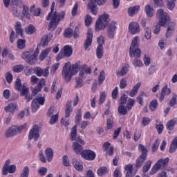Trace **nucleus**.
Masks as SVG:
<instances>
[{"instance_id": "1", "label": "nucleus", "mask_w": 177, "mask_h": 177, "mask_svg": "<svg viewBox=\"0 0 177 177\" xmlns=\"http://www.w3.org/2000/svg\"><path fill=\"white\" fill-rule=\"evenodd\" d=\"M85 145L84 140L77 137L76 142H73L72 147L76 154H81L82 157L87 161H93L96 158V153L91 149L84 150L82 146ZM83 150V151H82Z\"/></svg>"}, {"instance_id": "2", "label": "nucleus", "mask_w": 177, "mask_h": 177, "mask_svg": "<svg viewBox=\"0 0 177 177\" xmlns=\"http://www.w3.org/2000/svg\"><path fill=\"white\" fill-rule=\"evenodd\" d=\"M55 2L53 1L51 4L50 12L48 13L46 20L50 21L49 26L48 28V30L50 31L52 30H56L57 28V26H59V23H60L61 20L64 19V16H66V12L64 11H62L58 13L57 11H55Z\"/></svg>"}, {"instance_id": "3", "label": "nucleus", "mask_w": 177, "mask_h": 177, "mask_svg": "<svg viewBox=\"0 0 177 177\" xmlns=\"http://www.w3.org/2000/svg\"><path fill=\"white\" fill-rule=\"evenodd\" d=\"M130 57H135L133 60V66L134 67H143V62L142 60L138 59L142 56V50L139 48V37L136 36L131 44L129 48Z\"/></svg>"}, {"instance_id": "4", "label": "nucleus", "mask_w": 177, "mask_h": 177, "mask_svg": "<svg viewBox=\"0 0 177 177\" xmlns=\"http://www.w3.org/2000/svg\"><path fill=\"white\" fill-rule=\"evenodd\" d=\"M80 66H81V63L80 62L72 65L70 62L65 63L62 73L64 80L67 82H70L71 81V78H73V75H75V74L78 73Z\"/></svg>"}, {"instance_id": "5", "label": "nucleus", "mask_w": 177, "mask_h": 177, "mask_svg": "<svg viewBox=\"0 0 177 177\" xmlns=\"http://www.w3.org/2000/svg\"><path fill=\"white\" fill-rule=\"evenodd\" d=\"M158 19H159V22L158 25H156L155 29L153 30V34H158L160 32V27H164L165 24L169 20V16L168 13L164 12V10L160 9L156 13Z\"/></svg>"}, {"instance_id": "6", "label": "nucleus", "mask_w": 177, "mask_h": 177, "mask_svg": "<svg viewBox=\"0 0 177 177\" xmlns=\"http://www.w3.org/2000/svg\"><path fill=\"white\" fill-rule=\"evenodd\" d=\"M38 55H39V48L37 47L33 54H31L30 51L24 52L21 54V59L28 63V64H30V66H34L38 60L37 57H38Z\"/></svg>"}, {"instance_id": "7", "label": "nucleus", "mask_w": 177, "mask_h": 177, "mask_svg": "<svg viewBox=\"0 0 177 177\" xmlns=\"http://www.w3.org/2000/svg\"><path fill=\"white\" fill-rule=\"evenodd\" d=\"M138 150L141 154L138 156L136 161V168H141L145 161L147 160V153L149 151H147V149H146V147L142 144L138 145Z\"/></svg>"}, {"instance_id": "8", "label": "nucleus", "mask_w": 177, "mask_h": 177, "mask_svg": "<svg viewBox=\"0 0 177 177\" xmlns=\"http://www.w3.org/2000/svg\"><path fill=\"white\" fill-rule=\"evenodd\" d=\"M106 2H107V0H90L87 4V9L90 10L93 16H96V15H97V5L102 6V5H104Z\"/></svg>"}, {"instance_id": "9", "label": "nucleus", "mask_w": 177, "mask_h": 177, "mask_svg": "<svg viewBox=\"0 0 177 177\" xmlns=\"http://www.w3.org/2000/svg\"><path fill=\"white\" fill-rule=\"evenodd\" d=\"M109 15L104 14L99 17L95 24V31H100L104 30L109 24Z\"/></svg>"}, {"instance_id": "10", "label": "nucleus", "mask_w": 177, "mask_h": 177, "mask_svg": "<svg viewBox=\"0 0 177 177\" xmlns=\"http://www.w3.org/2000/svg\"><path fill=\"white\" fill-rule=\"evenodd\" d=\"M27 129V123L24 124L18 127L16 126H12L10 127L6 132V137L12 138V136H15V135H17V132L20 133L23 132V131H26Z\"/></svg>"}, {"instance_id": "11", "label": "nucleus", "mask_w": 177, "mask_h": 177, "mask_svg": "<svg viewBox=\"0 0 177 177\" xmlns=\"http://www.w3.org/2000/svg\"><path fill=\"white\" fill-rule=\"evenodd\" d=\"M73 55V48L71 46L66 45L64 47V49L61 50L59 53L56 61L59 62V60H62V59H64V57H70Z\"/></svg>"}, {"instance_id": "12", "label": "nucleus", "mask_w": 177, "mask_h": 177, "mask_svg": "<svg viewBox=\"0 0 177 177\" xmlns=\"http://www.w3.org/2000/svg\"><path fill=\"white\" fill-rule=\"evenodd\" d=\"M45 104V97H39L32 100L31 107L32 113H35L39 109V104L44 106Z\"/></svg>"}, {"instance_id": "13", "label": "nucleus", "mask_w": 177, "mask_h": 177, "mask_svg": "<svg viewBox=\"0 0 177 177\" xmlns=\"http://www.w3.org/2000/svg\"><path fill=\"white\" fill-rule=\"evenodd\" d=\"M117 30V22L115 21H112L108 26L107 34L109 38H114L115 35V31Z\"/></svg>"}, {"instance_id": "14", "label": "nucleus", "mask_w": 177, "mask_h": 177, "mask_svg": "<svg viewBox=\"0 0 177 177\" xmlns=\"http://www.w3.org/2000/svg\"><path fill=\"white\" fill-rule=\"evenodd\" d=\"M29 140L34 139L35 142H37L39 138V130H38V126H34L29 132L28 135Z\"/></svg>"}, {"instance_id": "15", "label": "nucleus", "mask_w": 177, "mask_h": 177, "mask_svg": "<svg viewBox=\"0 0 177 177\" xmlns=\"http://www.w3.org/2000/svg\"><path fill=\"white\" fill-rule=\"evenodd\" d=\"M17 110H19V105L16 102H10L4 107V111L10 114H15Z\"/></svg>"}, {"instance_id": "16", "label": "nucleus", "mask_w": 177, "mask_h": 177, "mask_svg": "<svg viewBox=\"0 0 177 177\" xmlns=\"http://www.w3.org/2000/svg\"><path fill=\"white\" fill-rule=\"evenodd\" d=\"M35 74L37 75V77H48L49 69H48V68L42 69L41 67L37 66L35 68Z\"/></svg>"}, {"instance_id": "17", "label": "nucleus", "mask_w": 177, "mask_h": 177, "mask_svg": "<svg viewBox=\"0 0 177 177\" xmlns=\"http://www.w3.org/2000/svg\"><path fill=\"white\" fill-rule=\"evenodd\" d=\"M129 30L130 31L131 34L135 35V34H138V32L140 31V26L138 22H131L129 26Z\"/></svg>"}, {"instance_id": "18", "label": "nucleus", "mask_w": 177, "mask_h": 177, "mask_svg": "<svg viewBox=\"0 0 177 177\" xmlns=\"http://www.w3.org/2000/svg\"><path fill=\"white\" fill-rule=\"evenodd\" d=\"M171 95V88H168V85H165L162 87L161 93L159 94V102H162L165 96H169Z\"/></svg>"}, {"instance_id": "19", "label": "nucleus", "mask_w": 177, "mask_h": 177, "mask_svg": "<svg viewBox=\"0 0 177 177\" xmlns=\"http://www.w3.org/2000/svg\"><path fill=\"white\" fill-rule=\"evenodd\" d=\"M93 38V32L92 31V29L89 28L88 29L86 39L84 44V46L85 49H88V47L92 45Z\"/></svg>"}, {"instance_id": "20", "label": "nucleus", "mask_w": 177, "mask_h": 177, "mask_svg": "<svg viewBox=\"0 0 177 177\" xmlns=\"http://www.w3.org/2000/svg\"><path fill=\"white\" fill-rule=\"evenodd\" d=\"M46 84V80H45V79L44 78L41 79L37 86H35V89L32 91V95H33V96H35V95H37L38 92H41V91H42V88L45 86Z\"/></svg>"}, {"instance_id": "21", "label": "nucleus", "mask_w": 177, "mask_h": 177, "mask_svg": "<svg viewBox=\"0 0 177 177\" xmlns=\"http://www.w3.org/2000/svg\"><path fill=\"white\" fill-rule=\"evenodd\" d=\"M72 165L77 172H82L84 171V165L77 159L72 160Z\"/></svg>"}, {"instance_id": "22", "label": "nucleus", "mask_w": 177, "mask_h": 177, "mask_svg": "<svg viewBox=\"0 0 177 177\" xmlns=\"http://www.w3.org/2000/svg\"><path fill=\"white\" fill-rule=\"evenodd\" d=\"M124 171H126L125 177H134L136 173L133 172V165L128 164L124 167Z\"/></svg>"}, {"instance_id": "23", "label": "nucleus", "mask_w": 177, "mask_h": 177, "mask_svg": "<svg viewBox=\"0 0 177 177\" xmlns=\"http://www.w3.org/2000/svg\"><path fill=\"white\" fill-rule=\"evenodd\" d=\"M16 172V165H11L8 167H4V169H2V175L6 176L8 174H15Z\"/></svg>"}, {"instance_id": "24", "label": "nucleus", "mask_w": 177, "mask_h": 177, "mask_svg": "<svg viewBox=\"0 0 177 177\" xmlns=\"http://www.w3.org/2000/svg\"><path fill=\"white\" fill-rule=\"evenodd\" d=\"M140 86H142V83L138 82L137 83L133 88L130 91L129 95L131 97H134V96H136L138 95V92H139V89L140 88Z\"/></svg>"}, {"instance_id": "25", "label": "nucleus", "mask_w": 177, "mask_h": 177, "mask_svg": "<svg viewBox=\"0 0 177 177\" xmlns=\"http://www.w3.org/2000/svg\"><path fill=\"white\" fill-rule=\"evenodd\" d=\"M71 103H73V101H71V100H69L66 104V110H65L66 118H68V117H70V115H71V113H73V108L71 106Z\"/></svg>"}, {"instance_id": "26", "label": "nucleus", "mask_w": 177, "mask_h": 177, "mask_svg": "<svg viewBox=\"0 0 177 177\" xmlns=\"http://www.w3.org/2000/svg\"><path fill=\"white\" fill-rule=\"evenodd\" d=\"M129 68V64H125L122 68V70L118 71H116V75H118V77H124V75H126L127 73H128V71Z\"/></svg>"}, {"instance_id": "27", "label": "nucleus", "mask_w": 177, "mask_h": 177, "mask_svg": "<svg viewBox=\"0 0 177 177\" xmlns=\"http://www.w3.org/2000/svg\"><path fill=\"white\" fill-rule=\"evenodd\" d=\"M45 156L47 161L50 162V161L53 160V149H52V148H46L45 150Z\"/></svg>"}, {"instance_id": "28", "label": "nucleus", "mask_w": 177, "mask_h": 177, "mask_svg": "<svg viewBox=\"0 0 177 177\" xmlns=\"http://www.w3.org/2000/svg\"><path fill=\"white\" fill-rule=\"evenodd\" d=\"M50 50H52V48L49 47L47 48L45 50L42 51L39 55V60L40 62H44V60L46 59L48 55H49V52H50Z\"/></svg>"}, {"instance_id": "29", "label": "nucleus", "mask_w": 177, "mask_h": 177, "mask_svg": "<svg viewBox=\"0 0 177 177\" xmlns=\"http://www.w3.org/2000/svg\"><path fill=\"white\" fill-rule=\"evenodd\" d=\"M51 40H52L51 37H49L48 35H45L41 37L40 45H41V46L43 47L48 46V45L49 44V42H50Z\"/></svg>"}, {"instance_id": "30", "label": "nucleus", "mask_w": 177, "mask_h": 177, "mask_svg": "<svg viewBox=\"0 0 177 177\" xmlns=\"http://www.w3.org/2000/svg\"><path fill=\"white\" fill-rule=\"evenodd\" d=\"M96 56L98 59H102L103 55H104V48L103 46L98 45L95 50Z\"/></svg>"}, {"instance_id": "31", "label": "nucleus", "mask_w": 177, "mask_h": 177, "mask_svg": "<svg viewBox=\"0 0 177 177\" xmlns=\"http://www.w3.org/2000/svg\"><path fill=\"white\" fill-rule=\"evenodd\" d=\"M17 35H20L23 37V28H21V22L17 21L15 26Z\"/></svg>"}, {"instance_id": "32", "label": "nucleus", "mask_w": 177, "mask_h": 177, "mask_svg": "<svg viewBox=\"0 0 177 177\" xmlns=\"http://www.w3.org/2000/svg\"><path fill=\"white\" fill-rule=\"evenodd\" d=\"M106 174H109V169L106 166L100 167L97 170V174L98 176H104V175H106Z\"/></svg>"}, {"instance_id": "33", "label": "nucleus", "mask_w": 177, "mask_h": 177, "mask_svg": "<svg viewBox=\"0 0 177 177\" xmlns=\"http://www.w3.org/2000/svg\"><path fill=\"white\" fill-rule=\"evenodd\" d=\"M176 118L170 120L166 124L167 129L168 131H173L174 128H175V124H176Z\"/></svg>"}, {"instance_id": "34", "label": "nucleus", "mask_w": 177, "mask_h": 177, "mask_svg": "<svg viewBox=\"0 0 177 177\" xmlns=\"http://www.w3.org/2000/svg\"><path fill=\"white\" fill-rule=\"evenodd\" d=\"M145 10L148 17H153L154 16V9L150 5L145 6Z\"/></svg>"}, {"instance_id": "35", "label": "nucleus", "mask_w": 177, "mask_h": 177, "mask_svg": "<svg viewBox=\"0 0 177 177\" xmlns=\"http://www.w3.org/2000/svg\"><path fill=\"white\" fill-rule=\"evenodd\" d=\"M169 162V158H160L156 164L161 168V167H167Z\"/></svg>"}, {"instance_id": "36", "label": "nucleus", "mask_w": 177, "mask_h": 177, "mask_svg": "<svg viewBox=\"0 0 177 177\" xmlns=\"http://www.w3.org/2000/svg\"><path fill=\"white\" fill-rule=\"evenodd\" d=\"M139 9H140V6H135L133 7L129 8L128 9L129 15H130L131 17L134 16L135 13H138Z\"/></svg>"}, {"instance_id": "37", "label": "nucleus", "mask_w": 177, "mask_h": 177, "mask_svg": "<svg viewBox=\"0 0 177 177\" xmlns=\"http://www.w3.org/2000/svg\"><path fill=\"white\" fill-rule=\"evenodd\" d=\"M118 111L120 115H127L128 114V108L124 105H120L118 108Z\"/></svg>"}, {"instance_id": "38", "label": "nucleus", "mask_w": 177, "mask_h": 177, "mask_svg": "<svg viewBox=\"0 0 177 177\" xmlns=\"http://www.w3.org/2000/svg\"><path fill=\"white\" fill-rule=\"evenodd\" d=\"M30 12L33 15V16L38 17L41 15V8H35V5H33L30 7Z\"/></svg>"}, {"instance_id": "39", "label": "nucleus", "mask_w": 177, "mask_h": 177, "mask_svg": "<svg viewBox=\"0 0 177 177\" xmlns=\"http://www.w3.org/2000/svg\"><path fill=\"white\" fill-rule=\"evenodd\" d=\"M21 88H23V85H21V80L20 77H17L15 82V89L18 92H20V91H21Z\"/></svg>"}, {"instance_id": "40", "label": "nucleus", "mask_w": 177, "mask_h": 177, "mask_svg": "<svg viewBox=\"0 0 177 177\" xmlns=\"http://www.w3.org/2000/svg\"><path fill=\"white\" fill-rule=\"evenodd\" d=\"M174 31H175V26H168L166 30V38H171V37H172V35L174 34Z\"/></svg>"}, {"instance_id": "41", "label": "nucleus", "mask_w": 177, "mask_h": 177, "mask_svg": "<svg viewBox=\"0 0 177 177\" xmlns=\"http://www.w3.org/2000/svg\"><path fill=\"white\" fill-rule=\"evenodd\" d=\"M158 107V101L157 100H153L149 104V109L151 111H156Z\"/></svg>"}, {"instance_id": "42", "label": "nucleus", "mask_w": 177, "mask_h": 177, "mask_svg": "<svg viewBox=\"0 0 177 177\" xmlns=\"http://www.w3.org/2000/svg\"><path fill=\"white\" fill-rule=\"evenodd\" d=\"M151 168V160L147 161L142 167L143 174L149 172V170Z\"/></svg>"}, {"instance_id": "43", "label": "nucleus", "mask_w": 177, "mask_h": 177, "mask_svg": "<svg viewBox=\"0 0 177 177\" xmlns=\"http://www.w3.org/2000/svg\"><path fill=\"white\" fill-rule=\"evenodd\" d=\"M37 29H35V28L34 27V26L32 24H30L28 26L27 28H26L25 31L26 32V34H29V35H32V34H35V31Z\"/></svg>"}, {"instance_id": "44", "label": "nucleus", "mask_w": 177, "mask_h": 177, "mask_svg": "<svg viewBox=\"0 0 177 177\" xmlns=\"http://www.w3.org/2000/svg\"><path fill=\"white\" fill-rule=\"evenodd\" d=\"M74 34V30L71 28H66L64 32V37L65 38H71Z\"/></svg>"}, {"instance_id": "45", "label": "nucleus", "mask_w": 177, "mask_h": 177, "mask_svg": "<svg viewBox=\"0 0 177 177\" xmlns=\"http://www.w3.org/2000/svg\"><path fill=\"white\" fill-rule=\"evenodd\" d=\"M17 46L18 49H24L26 48V39H19L17 41Z\"/></svg>"}, {"instance_id": "46", "label": "nucleus", "mask_w": 177, "mask_h": 177, "mask_svg": "<svg viewBox=\"0 0 177 177\" xmlns=\"http://www.w3.org/2000/svg\"><path fill=\"white\" fill-rule=\"evenodd\" d=\"M77 139V125L73 126L71 132V140L74 141Z\"/></svg>"}, {"instance_id": "47", "label": "nucleus", "mask_w": 177, "mask_h": 177, "mask_svg": "<svg viewBox=\"0 0 177 177\" xmlns=\"http://www.w3.org/2000/svg\"><path fill=\"white\" fill-rule=\"evenodd\" d=\"M106 80V73L104 71H102L98 76V84L99 85H102L104 80Z\"/></svg>"}, {"instance_id": "48", "label": "nucleus", "mask_w": 177, "mask_h": 177, "mask_svg": "<svg viewBox=\"0 0 177 177\" xmlns=\"http://www.w3.org/2000/svg\"><path fill=\"white\" fill-rule=\"evenodd\" d=\"M50 117L51 118L49 121L50 125H53V124H56V122H57V121H59V113H57L55 115H53Z\"/></svg>"}, {"instance_id": "49", "label": "nucleus", "mask_w": 177, "mask_h": 177, "mask_svg": "<svg viewBox=\"0 0 177 177\" xmlns=\"http://www.w3.org/2000/svg\"><path fill=\"white\" fill-rule=\"evenodd\" d=\"M81 120H82V113H81V109H77V113L75 117L76 125H80V124H81Z\"/></svg>"}, {"instance_id": "50", "label": "nucleus", "mask_w": 177, "mask_h": 177, "mask_svg": "<svg viewBox=\"0 0 177 177\" xmlns=\"http://www.w3.org/2000/svg\"><path fill=\"white\" fill-rule=\"evenodd\" d=\"M30 175V168H28V166H26L23 170L22 172L20 174V177H28Z\"/></svg>"}, {"instance_id": "51", "label": "nucleus", "mask_w": 177, "mask_h": 177, "mask_svg": "<svg viewBox=\"0 0 177 177\" xmlns=\"http://www.w3.org/2000/svg\"><path fill=\"white\" fill-rule=\"evenodd\" d=\"M29 88L26 86V84H23L21 89V96H26L28 95Z\"/></svg>"}, {"instance_id": "52", "label": "nucleus", "mask_w": 177, "mask_h": 177, "mask_svg": "<svg viewBox=\"0 0 177 177\" xmlns=\"http://www.w3.org/2000/svg\"><path fill=\"white\" fill-rule=\"evenodd\" d=\"M22 14L24 17H26V19H31V15H30V12H28V8L27 7V6H23Z\"/></svg>"}, {"instance_id": "53", "label": "nucleus", "mask_w": 177, "mask_h": 177, "mask_svg": "<svg viewBox=\"0 0 177 177\" xmlns=\"http://www.w3.org/2000/svg\"><path fill=\"white\" fill-rule=\"evenodd\" d=\"M133 104H135V100L132 98H129L126 107L129 111L132 110V108L133 107Z\"/></svg>"}, {"instance_id": "54", "label": "nucleus", "mask_w": 177, "mask_h": 177, "mask_svg": "<svg viewBox=\"0 0 177 177\" xmlns=\"http://www.w3.org/2000/svg\"><path fill=\"white\" fill-rule=\"evenodd\" d=\"M106 97H107L106 91H102L100 94L99 104H103L106 100Z\"/></svg>"}, {"instance_id": "55", "label": "nucleus", "mask_w": 177, "mask_h": 177, "mask_svg": "<svg viewBox=\"0 0 177 177\" xmlns=\"http://www.w3.org/2000/svg\"><path fill=\"white\" fill-rule=\"evenodd\" d=\"M160 168L161 167L156 163L149 171V175H154V174H157Z\"/></svg>"}, {"instance_id": "56", "label": "nucleus", "mask_w": 177, "mask_h": 177, "mask_svg": "<svg viewBox=\"0 0 177 177\" xmlns=\"http://www.w3.org/2000/svg\"><path fill=\"white\" fill-rule=\"evenodd\" d=\"M12 70L14 73H21L24 70V66L23 65H15L13 66Z\"/></svg>"}, {"instance_id": "57", "label": "nucleus", "mask_w": 177, "mask_h": 177, "mask_svg": "<svg viewBox=\"0 0 177 177\" xmlns=\"http://www.w3.org/2000/svg\"><path fill=\"white\" fill-rule=\"evenodd\" d=\"M114 124V121L113 120V118H109L106 120V129L109 130L113 128V125Z\"/></svg>"}, {"instance_id": "58", "label": "nucleus", "mask_w": 177, "mask_h": 177, "mask_svg": "<svg viewBox=\"0 0 177 177\" xmlns=\"http://www.w3.org/2000/svg\"><path fill=\"white\" fill-rule=\"evenodd\" d=\"M84 23L86 27H89L91 26V24L92 23V17H91V15H86L84 19Z\"/></svg>"}, {"instance_id": "59", "label": "nucleus", "mask_w": 177, "mask_h": 177, "mask_svg": "<svg viewBox=\"0 0 177 177\" xmlns=\"http://www.w3.org/2000/svg\"><path fill=\"white\" fill-rule=\"evenodd\" d=\"M62 164L64 167H70V160H68V156H67V155L62 157Z\"/></svg>"}, {"instance_id": "60", "label": "nucleus", "mask_w": 177, "mask_h": 177, "mask_svg": "<svg viewBox=\"0 0 177 177\" xmlns=\"http://www.w3.org/2000/svg\"><path fill=\"white\" fill-rule=\"evenodd\" d=\"M176 99H177L176 94H174L173 97L171 98L169 102V106H170V107H174V106L176 104Z\"/></svg>"}, {"instance_id": "61", "label": "nucleus", "mask_w": 177, "mask_h": 177, "mask_svg": "<svg viewBox=\"0 0 177 177\" xmlns=\"http://www.w3.org/2000/svg\"><path fill=\"white\" fill-rule=\"evenodd\" d=\"M128 101V96L127 95L123 94L120 100V106H124V104H127V102Z\"/></svg>"}, {"instance_id": "62", "label": "nucleus", "mask_w": 177, "mask_h": 177, "mask_svg": "<svg viewBox=\"0 0 177 177\" xmlns=\"http://www.w3.org/2000/svg\"><path fill=\"white\" fill-rule=\"evenodd\" d=\"M145 37L146 39H150V38H151V28L147 27L145 28Z\"/></svg>"}, {"instance_id": "63", "label": "nucleus", "mask_w": 177, "mask_h": 177, "mask_svg": "<svg viewBox=\"0 0 177 177\" xmlns=\"http://www.w3.org/2000/svg\"><path fill=\"white\" fill-rule=\"evenodd\" d=\"M176 0H167V8L169 10H173L174 8H175V1Z\"/></svg>"}, {"instance_id": "64", "label": "nucleus", "mask_w": 177, "mask_h": 177, "mask_svg": "<svg viewBox=\"0 0 177 177\" xmlns=\"http://www.w3.org/2000/svg\"><path fill=\"white\" fill-rule=\"evenodd\" d=\"M6 80L8 84H12L13 81V75H12V73H10V72H8L6 74Z\"/></svg>"}]
</instances>
